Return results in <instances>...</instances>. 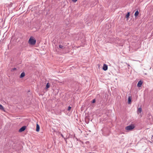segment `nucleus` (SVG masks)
Listing matches in <instances>:
<instances>
[{
    "label": "nucleus",
    "mask_w": 153,
    "mask_h": 153,
    "mask_svg": "<svg viewBox=\"0 0 153 153\" xmlns=\"http://www.w3.org/2000/svg\"><path fill=\"white\" fill-rule=\"evenodd\" d=\"M16 70V68H12V69H11V71H15V70Z\"/></svg>",
    "instance_id": "2eb2a0df"
},
{
    "label": "nucleus",
    "mask_w": 153,
    "mask_h": 153,
    "mask_svg": "<svg viewBox=\"0 0 153 153\" xmlns=\"http://www.w3.org/2000/svg\"><path fill=\"white\" fill-rule=\"evenodd\" d=\"M40 127L39 125L38 124H36V131L39 132V131Z\"/></svg>",
    "instance_id": "39448f33"
},
{
    "label": "nucleus",
    "mask_w": 153,
    "mask_h": 153,
    "mask_svg": "<svg viewBox=\"0 0 153 153\" xmlns=\"http://www.w3.org/2000/svg\"><path fill=\"white\" fill-rule=\"evenodd\" d=\"M144 74H145V75H147V74H146V73Z\"/></svg>",
    "instance_id": "aec40b11"
},
{
    "label": "nucleus",
    "mask_w": 153,
    "mask_h": 153,
    "mask_svg": "<svg viewBox=\"0 0 153 153\" xmlns=\"http://www.w3.org/2000/svg\"><path fill=\"white\" fill-rule=\"evenodd\" d=\"M36 40L33 36H31L28 41V43L31 45H34L36 43Z\"/></svg>",
    "instance_id": "f257e3e1"
},
{
    "label": "nucleus",
    "mask_w": 153,
    "mask_h": 153,
    "mask_svg": "<svg viewBox=\"0 0 153 153\" xmlns=\"http://www.w3.org/2000/svg\"><path fill=\"white\" fill-rule=\"evenodd\" d=\"M59 48H64V46L63 45H59Z\"/></svg>",
    "instance_id": "4468645a"
},
{
    "label": "nucleus",
    "mask_w": 153,
    "mask_h": 153,
    "mask_svg": "<svg viewBox=\"0 0 153 153\" xmlns=\"http://www.w3.org/2000/svg\"><path fill=\"white\" fill-rule=\"evenodd\" d=\"M95 101H96V100H95V99H94L93 100L92 102L93 103H94V102H95Z\"/></svg>",
    "instance_id": "f3484780"
},
{
    "label": "nucleus",
    "mask_w": 153,
    "mask_h": 153,
    "mask_svg": "<svg viewBox=\"0 0 153 153\" xmlns=\"http://www.w3.org/2000/svg\"><path fill=\"white\" fill-rule=\"evenodd\" d=\"M77 0H72V1L74 2H75L77 1Z\"/></svg>",
    "instance_id": "a211bd4d"
},
{
    "label": "nucleus",
    "mask_w": 153,
    "mask_h": 153,
    "mask_svg": "<svg viewBox=\"0 0 153 153\" xmlns=\"http://www.w3.org/2000/svg\"><path fill=\"white\" fill-rule=\"evenodd\" d=\"M26 126H23L19 130V132H22L24 131L26 129Z\"/></svg>",
    "instance_id": "20e7f679"
},
{
    "label": "nucleus",
    "mask_w": 153,
    "mask_h": 153,
    "mask_svg": "<svg viewBox=\"0 0 153 153\" xmlns=\"http://www.w3.org/2000/svg\"><path fill=\"white\" fill-rule=\"evenodd\" d=\"M71 108V107L69 106L68 108V111H70Z\"/></svg>",
    "instance_id": "dca6fc26"
},
{
    "label": "nucleus",
    "mask_w": 153,
    "mask_h": 153,
    "mask_svg": "<svg viewBox=\"0 0 153 153\" xmlns=\"http://www.w3.org/2000/svg\"><path fill=\"white\" fill-rule=\"evenodd\" d=\"M135 127L133 125H131L126 126L125 127V129L128 131H130L133 129Z\"/></svg>",
    "instance_id": "f03ea898"
},
{
    "label": "nucleus",
    "mask_w": 153,
    "mask_h": 153,
    "mask_svg": "<svg viewBox=\"0 0 153 153\" xmlns=\"http://www.w3.org/2000/svg\"><path fill=\"white\" fill-rule=\"evenodd\" d=\"M131 97L129 96L128 98V104H130L131 102Z\"/></svg>",
    "instance_id": "9d476101"
},
{
    "label": "nucleus",
    "mask_w": 153,
    "mask_h": 153,
    "mask_svg": "<svg viewBox=\"0 0 153 153\" xmlns=\"http://www.w3.org/2000/svg\"><path fill=\"white\" fill-rule=\"evenodd\" d=\"M142 82L141 81H140L137 83V86L138 87H140L142 85Z\"/></svg>",
    "instance_id": "423d86ee"
},
{
    "label": "nucleus",
    "mask_w": 153,
    "mask_h": 153,
    "mask_svg": "<svg viewBox=\"0 0 153 153\" xmlns=\"http://www.w3.org/2000/svg\"><path fill=\"white\" fill-rule=\"evenodd\" d=\"M142 112V108H138L137 110V113H140L141 112Z\"/></svg>",
    "instance_id": "0eeeda50"
},
{
    "label": "nucleus",
    "mask_w": 153,
    "mask_h": 153,
    "mask_svg": "<svg viewBox=\"0 0 153 153\" xmlns=\"http://www.w3.org/2000/svg\"><path fill=\"white\" fill-rule=\"evenodd\" d=\"M61 136H62V137H63V138H64V137L63 135V134H61Z\"/></svg>",
    "instance_id": "6ab92c4d"
},
{
    "label": "nucleus",
    "mask_w": 153,
    "mask_h": 153,
    "mask_svg": "<svg viewBox=\"0 0 153 153\" xmlns=\"http://www.w3.org/2000/svg\"><path fill=\"white\" fill-rule=\"evenodd\" d=\"M0 109L5 111V110L2 105L0 104Z\"/></svg>",
    "instance_id": "9b49d317"
},
{
    "label": "nucleus",
    "mask_w": 153,
    "mask_h": 153,
    "mask_svg": "<svg viewBox=\"0 0 153 153\" xmlns=\"http://www.w3.org/2000/svg\"><path fill=\"white\" fill-rule=\"evenodd\" d=\"M152 137H153V136H152Z\"/></svg>",
    "instance_id": "412c9836"
},
{
    "label": "nucleus",
    "mask_w": 153,
    "mask_h": 153,
    "mask_svg": "<svg viewBox=\"0 0 153 153\" xmlns=\"http://www.w3.org/2000/svg\"><path fill=\"white\" fill-rule=\"evenodd\" d=\"M50 84L49 83H48L47 84L46 87V89H47L50 87Z\"/></svg>",
    "instance_id": "f8f14e48"
},
{
    "label": "nucleus",
    "mask_w": 153,
    "mask_h": 153,
    "mask_svg": "<svg viewBox=\"0 0 153 153\" xmlns=\"http://www.w3.org/2000/svg\"><path fill=\"white\" fill-rule=\"evenodd\" d=\"M139 14V12L138 10L136 11L134 13V16L136 17Z\"/></svg>",
    "instance_id": "1a4fd4ad"
},
{
    "label": "nucleus",
    "mask_w": 153,
    "mask_h": 153,
    "mask_svg": "<svg viewBox=\"0 0 153 153\" xmlns=\"http://www.w3.org/2000/svg\"><path fill=\"white\" fill-rule=\"evenodd\" d=\"M25 73L24 72H22V73L20 76V78H22L25 76Z\"/></svg>",
    "instance_id": "6e6552de"
},
{
    "label": "nucleus",
    "mask_w": 153,
    "mask_h": 153,
    "mask_svg": "<svg viewBox=\"0 0 153 153\" xmlns=\"http://www.w3.org/2000/svg\"><path fill=\"white\" fill-rule=\"evenodd\" d=\"M102 69L103 70L105 71H106L108 69V65H107L104 64L103 66Z\"/></svg>",
    "instance_id": "7ed1b4c3"
},
{
    "label": "nucleus",
    "mask_w": 153,
    "mask_h": 153,
    "mask_svg": "<svg viewBox=\"0 0 153 153\" xmlns=\"http://www.w3.org/2000/svg\"><path fill=\"white\" fill-rule=\"evenodd\" d=\"M129 15H130L129 12H128L126 16V18H128L129 17Z\"/></svg>",
    "instance_id": "ddd939ff"
}]
</instances>
